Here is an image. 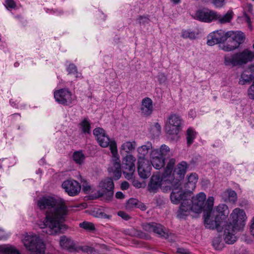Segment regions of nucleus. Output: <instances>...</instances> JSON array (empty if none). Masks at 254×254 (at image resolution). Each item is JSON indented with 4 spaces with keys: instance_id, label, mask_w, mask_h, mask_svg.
Masks as SVG:
<instances>
[{
    "instance_id": "nucleus-20",
    "label": "nucleus",
    "mask_w": 254,
    "mask_h": 254,
    "mask_svg": "<svg viewBox=\"0 0 254 254\" xmlns=\"http://www.w3.org/2000/svg\"><path fill=\"white\" fill-rule=\"evenodd\" d=\"M138 172L142 179H146L150 176L151 167L148 162L142 161V158L138 159Z\"/></svg>"
},
{
    "instance_id": "nucleus-58",
    "label": "nucleus",
    "mask_w": 254,
    "mask_h": 254,
    "mask_svg": "<svg viewBox=\"0 0 254 254\" xmlns=\"http://www.w3.org/2000/svg\"><path fill=\"white\" fill-rule=\"evenodd\" d=\"M100 215L101 216V217L102 218H107V219H110L111 218V216L110 215H108L104 213H100Z\"/></svg>"
},
{
    "instance_id": "nucleus-47",
    "label": "nucleus",
    "mask_w": 254,
    "mask_h": 254,
    "mask_svg": "<svg viewBox=\"0 0 254 254\" xmlns=\"http://www.w3.org/2000/svg\"><path fill=\"white\" fill-rule=\"evenodd\" d=\"M5 3L7 8H14L16 6V3L13 0H5Z\"/></svg>"
},
{
    "instance_id": "nucleus-23",
    "label": "nucleus",
    "mask_w": 254,
    "mask_h": 254,
    "mask_svg": "<svg viewBox=\"0 0 254 254\" xmlns=\"http://www.w3.org/2000/svg\"><path fill=\"white\" fill-rule=\"evenodd\" d=\"M189 202L188 201H184L181 203L179 209L177 211V218L180 219H185L190 214V211H191V207L190 205H189Z\"/></svg>"
},
{
    "instance_id": "nucleus-29",
    "label": "nucleus",
    "mask_w": 254,
    "mask_h": 254,
    "mask_svg": "<svg viewBox=\"0 0 254 254\" xmlns=\"http://www.w3.org/2000/svg\"><path fill=\"white\" fill-rule=\"evenodd\" d=\"M152 148V144L148 142L145 145H142L137 148L139 154L138 158H142V161H145V156L148 154L149 151Z\"/></svg>"
},
{
    "instance_id": "nucleus-9",
    "label": "nucleus",
    "mask_w": 254,
    "mask_h": 254,
    "mask_svg": "<svg viewBox=\"0 0 254 254\" xmlns=\"http://www.w3.org/2000/svg\"><path fill=\"white\" fill-rule=\"evenodd\" d=\"M99 187L100 189L97 191L98 197H102L106 201H111L113 197L114 189L112 179L108 178L102 180Z\"/></svg>"
},
{
    "instance_id": "nucleus-12",
    "label": "nucleus",
    "mask_w": 254,
    "mask_h": 254,
    "mask_svg": "<svg viewBox=\"0 0 254 254\" xmlns=\"http://www.w3.org/2000/svg\"><path fill=\"white\" fill-rule=\"evenodd\" d=\"M54 98L60 104L64 106H70L75 101V97L67 88H62L56 90L54 92Z\"/></svg>"
},
{
    "instance_id": "nucleus-62",
    "label": "nucleus",
    "mask_w": 254,
    "mask_h": 254,
    "mask_svg": "<svg viewBox=\"0 0 254 254\" xmlns=\"http://www.w3.org/2000/svg\"><path fill=\"white\" fill-rule=\"evenodd\" d=\"M155 127H156V128L158 129H161V127H160V126L159 125V124L158 123H156L155 124Z\"/></svg>"
},
{
    "instance_id": "nucleus-45",
    "label": "nucleus",
    "mask_w": 254,
    "mask_h": 254,
    "mask_svg": "<svg viewBox=\"0 0 254 254\" xmlns=\"http://www.w3.org/2000/svg\"><path fill=\"white\" fill-rule=\"evenodd\" d=\"M137 20L140 24H145L150 21L148 16H139Z\"/></svg>"
},
{
    "instance_id": "nucleus-63",
    "label": "nucleus",
    "mask_w": 254,
    "mask_h": 254,
    "mask_svg": "<svg viewBox=\"0 0 254 254\" xmlns=\"http://www.w3.org/2000/svg\"><path fill=\"white\" fill-rule=\"evenodd\" d=\"M136 187H139L140 186V183H138V184H136Z\"/></svg>"
},
{
    "instance_id": "nucleus-14",
    "label": "nucleus",
    "mask_w": 254,
    "mask_h": 254,
    "mask_svg": "<svg viewBox=\"0 0 254 254\" xmlns=\"http://www.w3.org/2000/svg\"><path fill=\"white\" fill-rule=\"evenodd\" d=\"M233 33V31L225 32L222 30H219L215 31L209 35L207 44L209 46H213L216 44L223 43L226 41L228 38H231V35Z\"/></svg>"
},
{
    "instance_id": "nucleus-46",
    "label": "nucleus",
    "mask_w": 254,
    "mask_h": 254,
    "mask_svg": "<svg viewBox=\"0 0 254 254\" xmlns=\"http://www.w3.org/2000/svg\"><path fill=\"white\" fill-rule=\"evenodd\" d=\"M158 80L160 84L164 83L167 80V76L163 73H159L158 75Z\"/></svg>"
},
{
    "instance_id": "nucleus-42",
    "label": "nucleus",
    "mask_w": 254,
    "mask_h": 254,
    "mask_svg": "<svg viewBox=\"0 0 254 254\" xmlns=\"http://www.w3.org/2000/svg\"><path fill=\"white\" fill-rule=\"evenodd\" d=\"M212 245L214 248L217 250H221L223 248L222 244H221V238L220 237H215L212 241Z\"/></svg>"
},
{
    "instance_id": "nucleus-11",
    "label": "nucleus",
    "mask_w": 254,
    "mask_h": 254,
    "mask_svg": "<svg viewBox=\"0 0 254 254\" xmlns=\"http://www.w3.org/2000/svg\"><path fill=\"white\" fill-rule=\"evenodd\" d=\"M181 183L178 185H176L173 183H169L167 187H169L172 190V192L170 195V199L172 202L175 204H179L181 200L188 201V198L190 197V195L186 191H183L181 186Z\"/></svg>"
},
{
    "instance_id": "nucleus-43",
    "label": "nucleus",
    "mask_w": 254,
    "mask_h": 254,
    "mask_svg": "<svg viewBox=\"0 0 254 254\" xmlns=\"http://www.w3.org/2000/svg\"><path fill=\"white\" fill-rule=\"evenodd\" d=\"M247 92L249 99L254 100V80L253 84L249 87Z\"/></svg>"
},
{
    "instance_id": "nucleus-61",
    "label": "nucleus",
    "mask_w": 254,
    "mask_h": 254,
    "mask_svg": "<svg viewBox=\"0 0 254 254\" xmlns=\"http://www.w3.org/2000/svg\"><path fill=\"white\" fill-rule=\"evenodd\" d=\"M171 1L174 4H177L180 2L181 0H171Z\"/></svg>"
},
{
    "instance_id": "nucleus-38",
    "label": "nucleus",
    "mask_w": 254,
    "mask_h": 254,
    "mask_svg": "<svg viewBox=\"0 0 254 254\" xmlns=\"http://www.w3.org/2000/svg\"><path fill=\"white\" fill-rule=\"evenodd\" d=\"M67 71L68 74H72L75 75L76 78L80 77L81 74L79 73L77 71V68L76 65L73 64H70L67 68Z\"/></svg>"
},
{
    "instance_id": "nucleus-22",
    "label": "nucleus",
    "mask_w": 254,
    "mask_h": 254,
    "mask_svg": "<svg viewBox=\"0 0 254 254\" xmlns=\"http://www.w3.org/2000/svg\"><path fill=\"white\" fill-rule=\"evenodd\" d=\"M198 181V176L196 173H192L188 177V182L185 184L184 188L190 195L196 187Z\"/></svg>"
},
{
    "instance_id": "nucleus-6",
    "label": "nucleus",
    "mask_w": 254,
    "mask_h": 254,
    "mask_svg": "<svg viewBox=\"0 0 254 254\" xmlns=\"http://www.w3.org/2000/svg\"><path fill=\"white\" fill-rule=\"evenodd\" d=\"M254 59V52L246 49L241 52L228 55L224 57V64L231 67L241 66Z\"/></svg>"
},
{
    "instance_id": "nucleus-13",
    "label": "nucleus",
    "mask_w": 254,
    "mask_h": 254,
    "mask_svg": "<svg viewBox=\"0 0 254 254\" xmlns=\"http://www.w3.org/2000/svg\"><path fill=\"white\" fill-rule=\"evenodd\" d=\"M135 161L136 158L130 154L126 155L123 159V172L125 178L127 180H130L133 178L135 169Z\"/></svg>"
},
{
    "instance_id": "nucleus-3",
    "label": "nucleus",
    "mask_w": 254,
    "mask_h": 254,
    "mask_svg": "<svg viewBox=\"0 0 254 254\" xmlns=\"http://www.w3.org/2000/svg\"><path fill=\"white\" fill-rule=\"evenodd\" d=\"M232 222L225 225L223 239L226 244H233L237 240L236 233L242 229L245 225L247 216L245 211L235 208L230 215Z\"/></svg>"
},
{
    "instance_id": "nucleus-18",
    "label": "nucleus",
    "mask_w": 254,
    "mask_h": 254,
    "mask_svg": "<svg viewBox=\"0 0 254 254\" xmlns=\"http://www.w3.org/2000/svg\"><path fill=\"white\" fill-rule=\"evenodd\" d=\"M62 188L70 196H74L78 194L81 190L79 183L74 180H67L62 184Z\"/></svg>"
},
{
    "instance_id": "nucleus-25",
    "label": "nucleus",
    "mask_w": 254,
    "mask_h": 254,
    "mask_svg": "<svg viewBox=\"0 0 254 254\" xmlns=\"http://www.w3.org/2000/svg\"><path fill=\"white\" fill-rule=\"evenodd\" d=\"M0 253L3 254H21L14 246L10 244L0 245Z\"/></svg>"
},
{
    "instance_id": "nucleus-56",
    "label": "nucleus",
    "mask_w": 254,
    "mask_h": 254,
    "mask_svg": "<svg viewBox=\"0 0 254 254\" xmlns=\"http://www.w3.org/2000/svg\"><path fill=\"white\" fill-rule=\"evenodd\" d=\"M116 197L118 199H123L125 198V195L121 191H118L116 193Z\"/></svg>"
},
{
    "instance_id": "nucleus-32",
    "label": "nucleus",
    "mask_w": 254,
    "mask_h": 254,
    "mask_svg": "<svg viewBox=\"0 0 254 254\" xmlns=\"http://www.w3.org/2000/svg\"><path fill=\"white\" fill-rule=\"evenodd\" d=\"M253 79L254 78L249 71H245L241 74L239 83L241 85H245L250 83Z\"/></svg>"
},
{
    "instance_id": "nucleus-24",
    "label": "nucleus",
    "mask_w": 254,
    "mask_h": 254,
    "mask_svg": "<svg viewBox=\"0 0 254 254\" xmlns=\"http://www.w3.org/2000/svg\"><path fill=\"white\" fill-rule=\"evenodd\" d=\"M151 163L156 169L159 170L165 166V159L158 156L157 152H151Z\"/></svg>"
},
{
    "instance_id": "nucleus-57",
    "label": "nucleus",
    "mask_w": 254,
    "mask_h": 254,
    "mask_svg": "<svg viewBox=\"0 0 254 254\" xmlns=\"http://www.w3.org/2000/svg\"><path fill=\"white\" fill-rule=\"evenodd\" d=\"M136 207L140 208L142 210H144L146 209V206L142 203L138 202V204Z\"/></svg>"
},
{
    "instance_id": "nucleus-50",
    "label": "nucleus",
    "mask_w": 254,
    "mask_h": 254,
    "mask_svg": "<svg viewBox=\"0 0 254 254\" xmlns=\"http://www.w3.org/2000/svg\"><path fill=\"white\" fill-rule=\"evenodd\" d=\"M136 236H138L141 238L145 239H149L150 238V237L148 235L141 231H136Z\"/></svg>"
},
{
    "instance_id": "nucleus-35",
    "label": "nucleus",
    "mask_w": 254,
    "mask_h": 254,
    "mask_svg": "<svg viewBox=\"0 0 254 254\" xmlns=\"http://www.w3.org/2000/svg\"><path fill=\"white\" fill-rule=\"evenodd\" d=\"M79 226L80 228L88 232H92L95 230L94 224L88 221H84L80 223Z\"/></svg>"
},
{
    "instance_id": "nucleus-8",
    "label": "nucleus",
    "mask_w": 254,
    "mask_h": 254,
    "mask_svg": "<svg viewBox=\"0 0 254 254\" xmlns=\"http://www.w3.org/2000/svg\"><path fill=\"white\" fill-rule=\"evenodd\" d=\"M60 244L62 247L67 249L70 252L93 253L95 249L91 247L87 246H76L74 241L70 238L64 235L61 237Z\"/></svg>"
},
{
    "instance_id": "nucleus-64",
    "label": "nucleus",
    "mask_w": 254,
    "mask_h": 254,
    "mask_svg": "<svg viewBox=\"0 0 254 254\" xmlns=\"http://www.w3.org/2000/svg\"><path fill=\"white\" fill-rule=\"evenodd\" d=\"M79 207V206H78V205H77V206H73V207H76H76Z\"/></svg>"
},
{
    "instance_id": "nucleus-41",
    "label": "nucleus",
    "mask_w": 254,
    "mask_h": 254,
    "mask_svg": "<svg viewBox=\"0 0 254 254\" xmlns=\"http://www.w3.org/2000/svg\"><path fill=\"white\" fill-rule=\"evenodd\" d=\"M138 200L135 198H131L129 199L126 204V208L127 209H131L132 208L136 207L138 204Z\"/></svg>"
},
{
    "instance_id": "nucleus-44",
    "label": "nucleus",
    "mask_w": 254,
    "mask_h": 254,
    "mask_svg": "<svg viewBox=\"0 0 254 254\" xmlns=\"http://www.w3.org/2000/svg\"><path fill=\"white\" fill-rule=\"evenodd\" d=\"M212 3L217 8L222 7L225 3V0H211Z\"/></svg>"
},
{
    "instance_id": "nucleus-54",
    "label": "nucleus",
    "mask_w": 254,
    "mask_h": 254,
    "mask_svg": "<svg viewBox=\"0 0 254 254\" xmlns=\"http://www.w3.org/2000/svg\"><path fill=\"white\" fill-rule=\"evenodd\" d=\"M129 186V183L126 181L122 183L121 185V189L122 190H127L128 189Z\"/></svg>"
},
{
    "instance_id": "nucleus-17",
    "label": "nucleus",
    "mask_w": 254,
    "mask_h": 254,
    "mask_svg": "<svg viewBox=\"0 0 254 254\" xmlns=\"http://www.w3.org/2000/svg\"><path fill=\"white\" fill-rule=\"evenodd\" d=\"M206 199V195L204 192H199L196 197H192L191 200H189V204L191 207V211L196 213L201 212L204 208V202Z\"/></svg>"
},
{
    "instance_id": "nucleus-10",
    "label": "nucleus",
    "mask_w": 254,
    "mask_h": 254,
    "mask_svg": "<svg viewBox=\"0 0 254 254\" xmlns=\"http://www.w3.org/2000/svg\"><path fill=\"white\" fill-rule=\"evenodd\" d=\"M182 119L176 114H171L165 124V131L169 134L177 135L181 130Z\"/></svg>"
},
{
    "instance_id": "nucleus-53",
    "label": "nucleus",
    "mask_w": 254,
    "mask_h": 254,
    "mask_svg": "<svg viewBox=\"0 0 254 254\" xmlns=\"http://www.w3.org/2000/svg\"><path fill=\"white\" fill-rule=\"evenodd\" d=\"M8 237V235L6 234L3 230L0 229V240L6 239Z\"/></svg>"
},
{
    "instance_id": "nucleus-59",
    "label": "nucleus",
    "mask_w": 254,
    "mask_h": 254,
    "mask_svg": "<svg viewBox=\"0 0 254 254\" xmlns=\"http://www.w3.org/2000/svg\"><path fill=\"white\" fill-rule=\"evenodd\" d=\"M250 70L251 74H252L253 78H254V64L251 65L250 67Z\"/></svg>"
},
{
    "instance_id": "nucleus-7",
    "label": "nucleus",
    "mask_w": 254,
    "mask_h": 254,
    "mask_svg": "<svg viewBox=\"0 0 254 254\" xmlns=\"http://www.w3.org/2000/svg\"><path fill=\"white\" fill-rule=\"evenodd\" d=\"M23 242L28 251L35 253L36 254H44L45 244L39 236L36 235H27L24 237Z\"/></svg>"
},
{
    "instance_id": "nucleus-55",
    "label": "nucleus",
    "mask_w": 254,
    "mask_h": 254,
    "mask_svg": "<svg viewBox=\"0 0 254 254\" xmlns=\"http://www.w3.org/2000/svg\"><path fill=\"white\" fill-rule=\"evenodd\" d=\"M250 230L251 234L254 236V216L253 218L252 222H251V225L250 226Z\"/></svg>"
},
{
    "instance_id": "nucleus-21",
    "label": "nucleus",
    "mask_w": 254,
    "mask_h": 254,
    "mask_svg": "<svg viewBox=\"0 0 254 254\" xmlns=\"http://www.w3.org/2000/svg\"><path fill=\"white\" fill-rule=\"evenodd\" d=\"M140 110L142 115L150 116L153 111V101L149 97L143 98L141 101Z\"/></svg>"
},
{
    "instance_id": "nucleus-31",
    "label": "nucleus",
    "mask_w": 254,
    "mask_h": 254,
    "mask_svg": "<svg viewBox=\"0 0 254 254\" xmlns=\"http://www.w3.org/2000/svg\"><path fill=\"white\" fill-rule=\"evenodd\" d=\"M81 132L84 134L91 133V124L88 118H84L78 125Z\"/></svg>"
},
{
    "instance_id": "nucleus-15",
    "label": "nucleus",
    "mask_w": 254,
    "mask_h": 254,
    "mask_svg": "<svg viewBox=\"0 0 254 254\" xmlns=\"http://www.w3.org/2000/svg\"><path fill=\"white\" fill-rule=\"evenodd\" d=\"M142 227L145 231L154 232L161 238L167 239L169 237L170 235L167 232L165 231L164 227L160 224L155 222L145 223L143 224Z\"/></svg>"
},
{
    "instance_id": "nucleus-52",
    "label": "nucleus",
    "mask_w": 254,
    "mask_h": 254,
    "mask_svg": "<svg viewBox=\"0 0 254 254\" xmlns=\"http://www.w3.org/2000/svg\"><path fill=\"white\" fill-rule=\"evenodd\" d=\"M177 253L179 254H190V252L186 249L183 248H178Z\"/></svg>"
},
{
    "instance_id": "nucleus-34",
    "label": "nucleus",
    "mask_w": 254,
    "mask_h": 254,
    "mask_svg": "<svg viewBox=\"0 0 254 254\" xmlns=\"http://www.w3.org/2000/svg\"><path fill=\"white\" fill-rule=\"evenodd\" d=\"M214 198L213 196H209L205 204H204V208L207 210L204 214V218H205V215H206L209 212L212 211V208L213 207Z\"/></svg>"
},
{
    "instance_id": "nucleus-16",
    "label": "nucleus",
    "mask_w": 254,
    "mask_h": 254,
    "mask_svg": "<svg viewBox=\"0 0 254 254\" xmlns=\"http://www.w3.org/2000/svg\"><path fill=\"white\" fill-rule=\"evenodd\" d=\"M216 12L212 10L203 8L196 11L193 17L195 19L201 22L210 23L215 21Z\"/></svg>"
},
{
    "instance_id": "nucleus-37",
    "label": "nucleus",
    "mask_w": 254,
    "mask_h": 254,
    "mask_svg": "<svg viewBox=\"0 0 254 254\" xmlns=\"http://www.w3.org/2000/svg\"><path fill=\"white\" fill-rule=\"evenodd\" d=\"M181 37L184 39L189 38L192 40L196 38V34L194 31L190 29L183 30L182 31Z\"/></svg>"
},
{
    "instance_id": "nucleus-36",
    "label": "nucleus",
    "mask_w": 254,
    "mask_h": 254,
    "mask_svg": "<svg viewBox=\"0 0 254 254\" xmlns=\"http://www.w3.org/2000/svg\"><path fill=\"white\" fill-rule=\"evenodd\" d=\"M196 132L191 128H189L187 131V140L188 145H190L193 142L195 137Z\"/></svg>"
},
{
    "instance_id": "nucleus-27",
    "label": "nucleus",
    "mask_w": 254,
    "mask_h": 254,
    "mask_svg": "<svg viewBox=\"0 0 254 254\" xmlns=\"http://www.w3.org/2000/svg\"><path fill=\"white\" fill-rule=\"evenodd\" d=\"M152 152H157L158 156L166 160L170 156V148L165 144L162 145L159 149H154Z\"/></svg>"
},
{
    "instance_id": "nucleus-40",
    "label": "nucleus",
    "mask_w": 254,
    "mask_h": 254,
    "mask_svg": "<svg viewBox=\"0 0 254 254\" xmlns=\"http://www.w3.org/2000/svg\"><path fill=\"white\" fill-rule=\"evenodd\" d=\"M221 49L224 51L229 52L235 50L239 47V45H235L234 43L232 45L228 44H224L222 45H220Z\"/></svg>"
},
{
    "instance_id": "nucleus-51",
    "label": "nucleus",
    "mask_w": 254,
    "mask_h": 254,
    "mask_svg": "<svg viewBox=\"0 0 254 254\" xmlns=\"http://www.w3.org/2000/svg\"><path fill=\"white\" fill-rule=\"evenodd\" d=\"M82 188L83 190L84 191H89L91 190V187L88 184V183L85 181L82 184Z\"/></svg>"
},
{
    "instance_id": "nucleus-30",
    "label": "nucleus",
    "mask_w": 254,
    "mask_h": 254,
    "mask_svg": "<svg viewBox=\"0 0 254 254\" xmlns=\"http://www.w3.org/2000/svg\"><path fill=\"white\" fill-rule=\"evenodd\" d=\"M136 146V144L135 141H126L121 145V151H124L129 154L135 150Z\"/></svg>"
},
{
    "instance_id": "nucleus-26",
    "label": "nucleus",
    "mask_w": 254,
    "mask_h": 254,
    "mask_svg": "<svg viewBox=\"0 0 254 254\" xmlns=\"http://www.w3.org/2000/svg\"><path fill=\"white\" fill-rule=\"evenodd\" d=\"M216 15L215 17V20H218L219 23L224 24L230 22L233 18L234 12L232 10H229L224 15L222 16L216 12Z\"/></svg>"
},
{
    "instance_id": "nucleus-5",
    "label": "nucleus",
    "mask_w": 254,
    "mask_h": 254,
    "mask_svg": "<svg viewBox=\"0 0 254 254\" xmlns=\"http://www.w3.org/2000/svg\"><path fill=\"white\" fill-rule=\"evenodd\" d=\"M175 163L176 160L174 158H171L169 160L165 169V174L167 176H165L164 179L166 182L178 185L184 178L188 164L185 161L181 162L174 168L173 173H172Z\"/></svg>"
},
{
    "instance_id": "nucleus-1",
    "label": "nucleus",
    "mask_w": 254,
    "mask_h": 254,
    "mask_svg": "<svg viewBox=\"0 0 254 254\" xmlns=\"http://www.w3.org/2000/svg\"><path fill=\"white\" fill-rule=\"evenodd\" d=\"M37 205L41 210H49L46 212L44 221L38 223L43 232L50 235H56L65 227L63 222L67 213V207L63 199L43 197L37 201Z\"/></svg>"
},
{
    "instance_id": "nucleus-28",
    "label": "nucleus",
    "mask_w": 254,
    "mask_h": 254,
    "mask_svg": "<svg viewBox=\"0 0 254 254\" xmlns=\"http://www.w3.org/2000/svg\"><path fill=\"white\" fill-rule=\"evenodd\" d=\"M233 33L231 37L234 41L233 43L235 45L238 44L239 46L240 44L244 42L246 38L245 35L243 32L239 31L236 32L233 31Z\"/></svg>"
},
{
    "instance_id": "nucleus-4",
    "label": "nucleus",
    "mask_w": 254,
    "mask_h": 254,
    "mask_svg": "<svg viewBox=\"0 0 254 254\" xmlns=\"http://www.w3.org/2000/svg\"><path fill=\"white\" fill-rule=\"evenodd\" d=\"M229 214L228 206L224 204H219L215 209L205 215V227L220 230L224 225Z\"/></svg>"
},
{
    "instance_id": "nucleus-19",
    "label": "nucleus",
    "mask_w": 254,
    "mask_h": 254,
    "mask_svg": "<svg viewBox=\"0 0 254 254\" xmlns=\"http://www.w3.org/2000/svg\"><path fill=\"white\" fill-rule=\"evenodd\" d=\"M165 176H167L165 174V172L162 177H160L159 175H153L151 178L150 183L148 186V190L151 192H156L162 184L166 185V187H167L169 183L164 181V179Z\"/></svg>"
},
{
    "instance_id": "nucleus-49",
    "label": "nucleus",
    "mask_w": 254,
    "mask_h": 254,
    "mask_svg": "<svg viewBox=\"0 0 254 254\" xmlns=\"http://www.w3.org/2000/svg\"><path fill=\"white\" fill-rule=\"evenodd\" d=\"M124 233L131 236H136V231L134 229H127L124 230Z\"/></svg>"
},
{
    "instance_id": "nucleus-60",
    "label": "nucleus",
    "mask_w": 254,
    "mask_h": 254,
    "mask_svg": "<svg viewBox=\"0 0 254 254\" xmlns=\"http://www.w3.org/2000/svg\"><path fill=\"white\" fill-rule=\"evenodd\" d=\"M244 17L246 18V20L247 23H250L251 22V19L248 14L245 13Z\"/></svg>"
},
{
    "instance_id": "nucleus-2",
    "label": "nucleus",
    "mask_w": 254,
    "mask_h": 254,
    "mask_svg": "<svg viewBox=\"0 0 254 254\" xmlns=\"http://www.w3.org/2000/svg\"><path fill=\"white\" fill-rule=\"evenodd\" d=\"M93 134L99 145L102 147H110L112 155V166L108 168V171L112 174L115 180L119 179L122 175L121 165L120 157L118 153L116 142L110 140L109 137L106 134L105 130L101 127L95 128L93 130Z\"/></svg>"
},
{
    "instance_id": "nucleus-39",
    "label": "nucleus",
    "mask_w": 254,
    "mask_h": 254,
    "mask_svg": "<svg viewBox=\"0 0 254 254\" xmlns=\"http://www.w3.org/2000/svg\"><path fill=\"white\" fill-rule=\"evenodd\" d=\"M73 159L76 163L80 164L83 161L84 156L81 152L76 151L73 153Z\"/></svg>"
},
{
    "instance_id": "nucleus-33",
    "label": "nucleus",
    "mask_w": 254,
    "mask_h": 254,
    "mask_svg": "<svg viewBox=\"0 0 254 254\" xmlns=\"http://www.w3.org/2000/svg\"><path fill=\"white\" fill-rule=\"evenodd\" d=\"M223 198L224 196H227V198H225V201L228 199L229 201L235 202L237 200V193L236 192L231 190H227L223 193Z\"/></svg>"
},
{
    "instance_id": "nucleus-48",
    "label": "nucleus",
    "mask_w": 254,
    "mask_h": 254,
    "mask_svg": "<svg viewBox=\"0 0 254 254\" xmlns=\"http://www.w3.org/2000/svg\"><path fill=\"white\" fill-rule=\"evenodd\" d=\"M118 215L125 220H128L130 218V217L128 214L123 211H119L118 212Z\"/></svg>"
}]
</instances>
